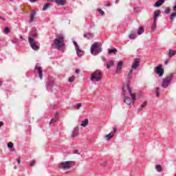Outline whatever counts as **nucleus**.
Wrapping results in <instances>:
<instances>
[{
	"instance_id": "2f4dec72",
	"label": "nucleus",
	"mask_w": 176,
	"mask_h": 176,
	"mask_svg": "<svg viewBox=\"0 0 176 176\" xmlns=\"http://www.w3.org/2000/svg\"><path fill=\"white\" fill-rule=\"evenodd\" d=\"M152 31H155L156 30V21H153V24L151 26Z\"/></svg>"
},
{
	"instance_id": "423d86ee",
	"label": "nucleus",
	"mask_w": 176,
	"mask_h": 176,
	"mask_svg": "<svg viewBox=\"0 0 176 176\" xmlns=\"http://www.w3.org/2000/svg\"><path fill=\"white\" fill-rule=\"evenodd\" d=\"M173 78H174V74H170L162 79V87L163 89H167V87L170 86V83H171Z\"/></svg>"
},
{
	"instance_id": "13d9d810",
	"label": "nucleus",
	"mask_w": 176,
	"mask_h": 176,
	"mask_svg": "<svg viewBox=\"0 0 176 176\" xmlns=\"http://www.w3.org/2000/svg\"><path fill=\"white\" fill-rule=\"evenodd\" d=\"M116 3H119V0H116Z\"/></svg>"
},
{
	"instance_id": "5701e85b",
	"label": "nucleus",
	"mask_w": 176,
	"mask_h": 176,
	"mask_svg": "<svg viewBox=\"0 0 176 176\" xmlns=\"http://www.w3.org/2000/svg\"><path fill=\"white\" fill-rule=\"evenodd\" d=\"M113 135H114L113 132H111L108 135H105V138H106V140H111V138H112V137H113Z\"/></svg>"
},
{
	"instance_id": "7c9ffc66",
	"label": "nucleus",
	"mask_w": 176,
	"mask_h": 176,
	"mask_svg": "<svg viewBox=\"0 0 176 176\" xmlns=\"http://www.w3.org/2000/svg\"><path fill=\"white\" fill-rule=\"evenodd\" d=\"M74 80H75V76H72L69 77L68 82H69V83H72V82H74Z\"/></svg>"
},
{
	"instance_id": "72a5a7b5",
	"label": "nucleus",
	"mask_w": 176,
	"mask_h": 176,
	"mask_svg": "<svg viewBox=\"0 0 176 176\" xmlns=\"http://www.w3.org/2000/svg\"><path fill=\"white\" fill-rule=\"evenodd\" d=\"M4 34H9L10 32V29L9 28L6 27L3 30Z\"/></svg>"
},
{
	"instance_id": "b1692460",
	"label": "nucleus",
	"mask_w": 176,
	"mask_h": 176,
	"mask_svg": "<svg viewBox=\"0 0 176 176\" xmlns=\"http://www.w3.org/2000/svg\"><path fill=\"white\" fill-rule=\"evenodd\" d=\"M118 52V50L116 48L110 49L108 50L109 54H115Z\"/></svg>"
},
{
	"instance_id": "f8f14e48",
	"label": "nucleus",
	"mask_w": 176,
	"mask_h": 176,
	"mask_svg": "<svg viewBox=\"0 0 176 176\" xmlns=\"http://www.w3.org/2000/svg\"><path fill=\"white\" fill-rule=\"evenodd\" d=\"M166 2V0H158L155 2V3L153 5L154 8H160L162 5H163Z\"/></svg>"
},
{
	"instance_id": "680f3d73",
	"label": "nucleus",
	"mask_w": 176,
	"mask_h": 176,
	"mask_svg": "<svg viewBox=\"0 0 176 176\" xmlns=\"http://www.w3.org/2000/svg\"><path fill=\"white\" fill-rule=\"evenodd\" d=\"M107 6H109V3H107Z\"/></svg>"
},
{
	"instance_id": "a878e982",
	"label": "nucleus",
	"mask_w": 176,
	"mask_h": 176,
	"mask_svg": "<svg viewBox=\"0 0 176 176\" xmlns=\"http://www.w3.org/2000/svg\"><path fill=\"white\" fill-rule=\"evenodd\" d=\"M111 67H113V61L109 60L107 65V68L109 69Z\"/></svg>"
},
{
	"instance_id": "3c124183",
	"label": "nucleus",
	"mask_w": 176,
	"mask_h": 176,
	"mask_svg": "<svg viewBox=\"0 0 176 176\" xmlns=\"http://www.w3.org/2000/svg\"><path fill=\"white\" fill-rule=\"evenodd\" d=\"M32 36H33V38H36V34H31Z\"/></svg>"
},
{
	"instance_id": "dca6fc26",
	"label": "nucleus",
	"mask_w": 176,
	"mask_h": 176,
	"mask_svg": "<svg viewBox=\"0 0 176 176\" xmlns=\"http://www.w3.org/2000/svg\"><path fill=\"white\" fill-rule=\"evenodd\" d=\"M35 16H36V11L33 10L30 14V23H32L34 21V19H35Z\"/></svg>"
},
{
	"instance_id": "4be33fe9",
	"label": "nucleus",
	"mask_w": 176,
	"mask_h": 176,
	"mask_svg": "<svg viewBox=\"0 0 176 176\" xmlns=\"http://www.w3.org/2000/svg\"><path fill=\"white\" fill-rule=\"evenodd\" d=\"M87 124H89V120L88 119H85V120L82 121V123H81L82 127H86V126H87Z\"/></svg>"
},
{
	"instance_id": "bf43d9fd",
	"label": "nucleus",
	"mask_w": 176,
	"mask_h": 176,
	"mask_svg": "<svg viewBox=\"0 0 176 176\" xmlns=\"http://www.w3.org/2000/svg\"><path fill=\"white\" fill-rule=\"evenodd\" d=\"M102 58L103 60H105V58H104L103 56L102 57Z\"/></svg>"
},
{
	"instance_id": "052dcab7",
	"label": "nucleus",
	"mask_w": 176,
	"mask_h": 176,
	"mask_svg": "<svg viewBox=\"0 0 176 176\" xmlns=\"http://www.w3.org/2000/svg\"><path fill=\"white\" fill-rule=\"evenodd\" d=\"M2 85V82L0 81V86Z\"/></svg>"
},
{
	"instance_id": "c85d7f7f",
	"label": "nucleus",
	"mask_w": 176,
	"mask_h": 176,
	"mask_svg": "<svg viewBox=\"0 0 176 176\" xmlns=\"http://www.w3.org/2000/svg\"><path fill=\"white\" fill-rule=\"evenodd\" d=\"M49 6H50V3H45L44 6H43V10L45 11V10H47V8H49Z\"/></svg>"
},
{
	"instance_id": "393cba45",
	"label": "nucleus",
	"mask_w": 176,
	"mask_h": 176,
	"mask_svg": "<svg viewBox=\"0 0 176 176\" xmlns=\"http://www.w3.org/2000/svg\"><path fill=\"white\" fill-rule=\"evenodd\" d=\"M155 168L158 173H162L163 171V169L162 168V165L157 164L155 166Z\"/></svg>"
},
{
	"instance_id": "864d4df0",
	"label": "nucleus",
	"mask_w": 176,
	"mask_h": 176,
	"mask_svg": "<svg viewBox=\"0 0 176 176\" xmlns=\"http://www.w3.org/2000/svg\"><path fill=\"white\" fill-rule=\"evenodd\" d=\"M1 126H3V122H0V127Z\"/></svg>"
},
{
	"instance_id": "4d7b16f0",
	"label": "nucleus",
	"mask_w": 176,
	"mask_h": 176,
	"mask_svg": "<svg viewBox=\"0 0 176 176\" xmlns=\"http://www.w3.org/2000/svg\"><path fill=\"white\" fill-rule=\"evenodd\" d=\"M14 170H16L17 169V166H14Z\"/></svg>"
},
{
	"instance_id": "a211bd4d",
	"label": "nucleus",
	"mask_w": 176,
	"mask_h": 176,
	"mask_svg": "<svg viewBox=\"0 0 176 176\" xmlns=\"http://www.w3.org/2000/svg\"><path fill=\"white\" fill-rule=\"evenodd\" d=\"M57 120H58V113H56L55 117L50 120V124H52V123H56Z\"/></svg>"
},
{
	"instance_id": "1a4fd4ad",
	"label": "nucleus",
	"mask_w": 176,
	"mask_h": 176,
	"mask_svg": "<svg viewBox=\"0 0 176 176\" xmlns=\"http://www.w3.org/2000/svg\"><path fill=\"white\" fill-rule=\"evenodd\" d=\"M155 74H157L159 76H162L164 75V69L162 64L159 65L155 69Z\"/></svg>"
},
{
	"instance_id": "6e6d98bb",
	"label": "nucleus",
	"mask_w": 176,
	"mask_h": 176,
	"mask_svg": "<svg viewBox=\"0 0 176 176\" xmlns=\"http://www.w3.org/2000/svg\"><path fill=\"white\" fill-rule=\"evenodd\" d=\"M30 2H36V0H30Z\"/></svg>"
},
{
	"instance_id": "bb28decb",
	"label": "nucleus",
	"mask_w": 176,
	"mask_h": 176,
	"mask_svg": "<svg viewBox=\"0 0 176 176\" xmlns=\"http://www.w3.org/2000/svg\"><path fill=\"white\" fill-rule=\"evenodd\" d=\"M54 85V82L52 80H49L47 82V89H48L49 88V86L50 87H52V86Z\"/></svg>"
},
{
	"instance_id": "f257e3e1",
	"label": "nucleus",
	"mask_w": 176,
	"mask_h": 176,
	"mask_svg": "<svg viewBox=\"0 0 176 176\" xmlns=\"http://www.w3.org/2000/svg\"><path fill=\"white\" fill-rule=\"evenodd\" d=\"M122 96H124V102L126 105H131L132 102L135 101V95L133 94L130 84L127 83L126 87L122 88Z\"/></svg>"
},
{
	"instance_id": "5fc2aeb1",
	"label": "nucleus",
	"mask_w": 176,
	"mask_h": 176,
	"mask_svg": "<svg viewBox=\"0 0 176 176\" xmlns=\"http://www.w3.org/2000/svg\"><path fill=\"white\" fill-rule=\"evenodd\" d=\"M142 111V109H138V112H141Z\"/></svg>"
},
{
	"instance_id": "a18cd8bd",
	"label": "nucleus",
	"mask_w": 176,
	"mask_h": 176,
	"mask_svg": "<svg viewBox=\"0 0 176 176\" xmlns=\"http://www.w3.org/2000/svg\"><path fill=\"white\" fill-rule=\"evenodd\" d=\"M173 10H174V12H175L176 10V2H175V6H173Z\"/></svg>"
},
{
	"instance_id": "20e7f679",
	"label": "nucleus",
	"mask_w": 176,
	"mask_h": 176,
	"mask_svg": "<svg viewBox=\"0 0 176 176\" xmlns=\"http://www.w3.org/2000/svg\"><path fill=\"white\" fill-rule=\"evenodd\" d=\"M140 63H141V59L140 58H135L133 60V63H132V66H131V69L128 74L127 78L129 80L131 79V76L133 75V70L137 69V68L140 67Z\"/></svg>"
},
{
	"instance_id": "6ab92c4d",
	"label": "nucleus",
	"mask_w": 176,
	"mask_h": 176,
	"mask_svg": "<svg viewBox=\"0 0 176 176\" xmlns=\"http://www.w3.org/2000/svg\"><path fill=\"white\" fill-rule=\"evenodd\" d=\"M76 50L78 57H82V56H83V51H82V50L79 48V47L78 48H76Z\"/></svg>"
},
{
	"instance_id": "cd10ccee",
	"label": "nucleus",
	"mask_w": 176,
	"mask_h": 176,
	"mask_svg": "<svg viewBox=\"0 0 176 176\" xmlns=\"http://www.w3.org/2000/svg\"><path fill=\"white\" fill-rule=\"evenodd\" d=\"M159 91H160V87L155 88L154 94H155L157 98H159Z\"/></svg>"
},
{
	"instance_id": "9b49d317",
	"label": "nucleus",
	"mask_w": 176,
	"mask_h": 176,
	"mask_svg": "<svg viewBox=\"0 0 176 176\" xmlns=\"http://www.w3.org/2000/svg\"><path fill=\"white\" fill-rule=\"evenodd\" d=\"M122 67H123V61H120L117 64V68L116 70V74H120V71H122Z\"/></svg>"
},
{
	"instance_id": "4468645a",
	"label": "nucleus",
	"mask_w": 176,
	"mask_h": 176,
	"mask_svg": "<svg viewBox=\"0 0 176 176\" xmlns=\"http://www.w3.org/2000/svg\"><path fill=\"white\" fill-rule=\"evenodd\" d=\"M176 54V50H169L168 52V56L169 58H172Z\"/></svg>"
},
{
	"instance_id": "473e14b6",
	"label": "nucleus",
	"mask_w": 176,
	"mask_h": 176,
	"mask_svg": "<svg viewBox=\"0 0 176 176\" xmlns=\"http://www.w3.org/2000/svg\"><path fill=\"white\" fill-rule=\"evenodd\" d=\"M35 163H36V161H35V160L30 161V167L35 166Z\"/></svg>"
},
{
	"instance_id": "f3484780",
	"label": "nucleus",
	"mask_w": 176,
	"mask_h": 176,
	"mask_svg": "<svg viewBox=\"0 0 176 176\" xmlns=\"http://www.w3.org/2000/svg\"><path fill=\"white\" fill-rule=\"evenodd\" d=\"M67 1L65 0H56V5H58V6H64L65 5V3Z\"/></svg>"
},
{
	"instance_id": "412c9836",
	"label": "nucleus",
	"mask_w": 176,
	"mask_h": 176,
	"mask_svg": "<svg viewBox=\"0 0 176 176\" xmlns=\"http://www.w3.org/2000/svg\"><path fill=\"white\" fill-rule=\"evenodd\" d=\"M176 17V11L170 14V23L173 24L174 22V19Z\"/></svg>"
},
{
	"instance_id": "2eb2a0df",
	"label": "nucleus",
	"mask_w": 176,
	"mask_h": 176,
	"mask_svg": "<svg viewBox=\"0 0 176 176\" xmlns=\"http://www.w3.org/2000/svg\"><path fill=\"white\" fill-rule=\"evenodd\" d=\"M83 36L87 39H93V38H94V34L93 33L88 32V33H85Z\"/></svg>"
},
{
	"instance_id": "79ce46f5",
	"label": "nucleus",
	"mask_w": 176,
	"mask_h": 176,
	"mask_svg": "<svg viewBox=\"0 0 176 176\" xmlns=\"http://www.w3.org/2000/svg\"><path fill=\"white\" fill-rule=\"evenodd\" d=\"M99 13H100V14H102V16H104L105 14V12H104V11H102V10H99Z\"/></svg>"
},
{
	"instance_id": "8fccbe9b",
	"label": "nucleus",
	"mask_w": 176,
	"mask_h": 176,
	"mask_svg": "<svg viewBox=\"0 0 176 176\" xmlns=\"http://www.w3.org/2000/svg\"><path fill=\"white\" fill-rule=\"evenodd\" d=\"M168 60H165V62H164V64H165V65H167V64H168Z\"/></svg>"
},
{
	"instance_id": "aec40b11",
	"label": "nucleus",
	"mask_w": 176,
	"mask_h": 176,
	"mask_svg": "<svg viewBox=\"0 0 176 176\" xmlns=\"http://www.w3.org/2000/svg\"><path fill=\"white\" fill-rule=\"evenodd\" d=\"M78 134H79V129L78 127L75 128L73 133H72V137L75 138L77 137Z\"/></svg>"
},
{
	"instance_id": "9d476101",
	"label": "nucleus",
	"mask_w": 176,
	"mask_h": 176,
	"mask_svg": "<svg viewBox=\"0 0 176 176\" xmlns=\"http://www.w3.org/2000/svg\"><path fill=\"white\" fill-rule=\"evenodd\" d=\"M34 70L37 71L39 78L42 79V78L43 77V71L42 70V67L41 66L35 67Z\"/></svg>"
},
{
	"instance_id": "f704fd0d",
	"label": "nucleus",
	"mask_w": 176,
	"mask_h": 176,
	"mask_svg": "<svg viewBox=\"0 0 176 176\" xmlns=\"http://www.w3.org/2000/svg\"><path fill=\"white\" fill-rule=\"evenodd\" d=\"M129 39H135V34H131L129 36Z\"/></svg>"
},
{
	"instance_id": "37998d69",
	"label": "nucleus",
	"mask_w": 176,
	"mask_h": 176,
	"mask_svg": "<svg viewBox=\"0 0 176 176\" xmlns=\"http://www.w3.org/2000/svg\"><path fill=\"white\" fill-rule=\"evenodd\" d=\"M74 153H76L77 155H80V153H79V151H78V150H74Z\"/></svg>"
},
{
	"instance_id": "c756f323",
	"label": "nucleus",
	"mask_w": 176,
	"mask_h": 176,
	"mask_svg": "<svg viewBox=\"0 0 176 176\" xmlns=\"http://www.w3.org/2000/svg\"><path fill=\"white\" fill-rule=\"evenodd\" d=\"M142 34H144V28H140L138 31V35H142Z\"/></svg>"
},
{
	"instance_id": "de8ad7c7",
	"label": "nucleus",
	"mask_w": 176,
	"mask_h": 176,
	"mask_svg": "<svg viewBox=\"0 0 176 176\" xmlns=\"http://www.w3.org/2000/svg\"><path fill=\"white\" fill-rule=\"evenodd\" d=\"M20 39H21L22 41H24V38L23 37V35H20L19 36Z\"/></svg>"
},
{
	"instance_id": "58836bf2",
	"label": "nucleus",
	"mask_w": 176,
	"mask_h": 176,
	"mask_svg": "<svg viewBox=\"0 0 176 176\" xmlns=\"http://www.w3.org/2000/svg\"><path fill=\"white\" fill-rule=\"evenodd\" d=\"M80 107H82V103H77L76 104V109H79V108H80Z\"/></svg>"
},
{
	"instance_id": "ea45409f",
	"label": "nucleus",
	"mask_w": 176,
	"mask_h": 176,
	"mask_svg": "<svg viewBox=\"0 0 176 176\" xmlns=\"http://www.w3.org/2000/svg\"><path fill=\"white\" fill-rule=\"evenodd\" d=\"M108 164V162L107 161L104 162L101 164L102 167H106V166Z\"/></svg>"
},
{
	"instance_id": "6e6552de",
	"label": "nucleus",
	"mask_w": 176,
	"mask_h": 176,
	"mask_svg": "<svg viewBox=\"0 0 176 176\" xmlns=\"http://www.w3.org/2000/svg\"><path fill=\"white\" fill-rule=\"evenodd\" d=\"M71 167H72V162L71 161L64 162L60 164V168H64L65 170H68Z\"/></svg>"
},
{
	"instance_id": "4c0bfd02",
	"label": "nucleus",
	"mask_w": 176,
	"mask_h": 176,
	"mask_svg": "<svg viewBox=\"0 0 176 176\" xmlns=\"http://www.w3.org/2000/svg\"><path fill=\"white\" fill-rule=\"evenodd\" d=\"M8 148H9L10 149H11L12 148H13V143L9 142V143L8 144Z\"/></svg>"
},
{
	"instance_id": "e433bc0d",
	"label": "nucleus",
	"mask_w": 176,
	"mask_h": 176,
	"mask_svg": "<svg viewBox=\"0 0 176 176\" xmlns=\"http://www.w3.org/2000/svg\"><path fill=\"white\" fill-rule=\"evenodd\" d=\"M170 12H171V10L170 8H167L166 10H165L164 13L166 14H168Z\"/></svg>"
},
{
	"instance_id": "c9c22d12",
	"label": "nucleus",
	"mask_w": 176,
	"mask_h": 176,
	"mask_svg": "<svg viewBox=\"0 0 176 176\" xmlns=\"http://www.w3.org/2000/svg\"><path fill=\"white\" fill-rule=\"evenodd\" d=\"M147 105V102L146 101L144 102L142 104H141V108H146Z\"/></svg>"
},
{
	"instance_id": "a19ab883",
	"label": "nucleus",
	"mask_w": 176,
	"mask_h": 176,
	"mask_svg": "<svg viewBox=\"0 0 176 176\" xmlns=\"http://www.w3.org/2000/svg\"><path fill=\"white\" fill-rule=\"evenodd\" d=\"M73 43L76 47V49H78L79 47V45H78V43L76 41H73Z\"/></svg>"
},
{
	"instance_id": "49530a36",
	"label": "nucleus",
	"mask_w": 176,
	"mask_h": 176,
	"mask_svg": "<svg viewBox=\"0 0 176 176\" xmlns=\"http://www.w3.org/2000/svg\"><path fill=\"white\" fill-rule=\"evenodd\" d=\"M0 19H1V20H3V21H6V19H5V18H3V17H2V16H0Z\"/></svg>"
},
{
	"instance_id": "0eeeda50",
	"label": "nucleus",
	"mask_w": 176,
	"mask_h": 176,
	"mask_svg": "<svg viewBox=\"0 0 176 176\" xmlns=\"http://www.w3.org/2000/svg\"><path fill=\"white\" fill-rule=\"evenodd\" d=\"M28 42L32 50H39V46L36 45V41H35V40L33 38L28 37Z\"/></svg>"
},
{
	"instance_id": "603ef678",
	"label": "nucleus",
	"mask_w": 176,
	"mask_h": 176,
	"mask_svg": "<svg viewBox=\"0 0 176 176\" xmlns=\"http://www.w3.org/2000/svg\"><path fill=\"white\" fill-rule=\"evenodd\" d=\"M76 74H79V69H76Z\"/></svg>"
},
{
	"instance_id": "f03ea898",
	"label": "nucleus",
	"mask_w": 176,
	"mask_h": 176,
	"mask_svg": "<svg viewBox=\"0 0 176 176\" xmlns=\"http://www.w3.org/2000/svg\"><path fill=\"white\" fill-rule=\"evenodd\" d=\"M53 45L54 46L55 49H57V50H60V49H61V47H64V46L65 45V43L64 42L63 36H59L56 37L54 40Z\"/></svg>"
},
{
	"instance_id": "c03bdc74",
	"label": "nucleus",
	"mask_w": 176,
	"mask_h": 176,
	"mask_svg": "<svg viewBox=\"0 0 176 176\" xmlns=\"http://www.w3.org/2000/svg\"><path fill=\"white\" fill-rule=\"evenodd\" d=\"M16 162H17L18 164H20V163H21L20 158L16 159Z\"/></svg>"
},
{
	"instance_id": "ddd939ff",
	"label": "nucleus",
	"mask_w": 176,
	"mask_h": 176,
	"mask_svg": "<svg viewBox=\"0 0 176 176\" xmlns=\"http://www.w3.org/2000/svg\"><path fill=\"white\" fill-rule=\"evenodd\" d=\"M160 14H162V11H160V10H157L154 12L153 21H157V18L160 16Z\"/></svg>"
},
{
	"instance_id": "09e8293b",
	"label": "nucleus",
	"mask_w": 176,
	"mask_h": 176,
	"mask_svg": "<svg viewBox=\"0 0 176 176\" xmlns=\"http://www.w3.org/2000/svg\"><path fill=\"white\" fill-rule=\"evenodd\" d=\"M116 131H117L116 128H113V134H115V133H116Z\"/></svg>"
},
{
	"instance_id": "39448f33",
	"label": "nucleus",
	"mask_w": 176,
	"mask_h": 176,
	"mask_svg": "<svg viewBox=\"0 0 176 176\" xmlns=\"http://www.w3.org/2000/svg\"><path fill=\"white\" fill-rule=\"evenodd\" d=\"M102 52V48L101 46L98 45V42H94L92 45L91 46V53L94 56H97L100 54Z\"/></svg>"
},
{
	"instance_id": "7ed1b4c3",
	"label": "nucleus",
	"mask_w": 176,
	"mask_h": 176,
	"mask_svg": "<svg viewBox=\"0 0 176 176\" xmlns=\"http://www.w3.org/2000/svg\"><path fill=\"white\" fill-rule=\"evenodd\" d=\"M102 79V73L101 70L97 69L94 72L91 76L90 80L91 82H100Z\"/></svg>"
}]
</instances>
